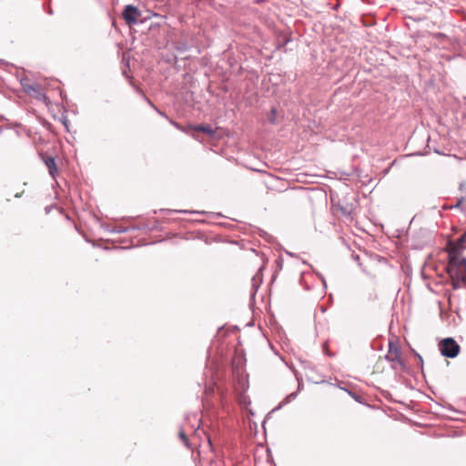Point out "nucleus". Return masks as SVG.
<instances>
[{
    "instance_id": "nucleus-1",
    "label": "nucleus",
    "mask_w": 466,
    "mask_h": 466,
    "mask_svg": "<svg viewBox=\"0 0 466 466\" xmlns=\"http://www.w3.org/2000/svg\"><path fill=\"white\" fill-rule=\"evenodd\" d=\"M461 249L458 246H451L448 250L449 264L447 271L453 280L454 288L460 286V282H466V258L461 256Z\"/></svg>"
},
{
    "instance_id": "nucleus-2",
    "label": "nucleus",
    "mask_w": 466,
    "mask_h": 466,
    "mask_svg": "<svg viewBox=\"0 0 466 466\" xmlns=\"http://www.w3.org/2000/svg\"><path fill=\"white\" fill-rule=\"evenodd\" d=\"M439 347L441 354L448 358L456 357L460 351V346L451 338L442 339L440 342Z\"/></svg>"
},
{
    "instance_id": "nucleus-3",
    "label": "nucleus",
    "mask_w": 466,
    "mask_h": 466,
    "mask_svg": "<svg viewBox=\"0 0 466 466\" xmlns=\"http://www.w3.org/2000/svg\"><path fill=\"white\" fill-rule=\"evenodd\" d=\"M122 15L128 25H134L137 24L141 13L135 5H128L125 7Z\"/></svg>"
},
{
    "instance_id": "nucleus-4",
    "label": "nucleus",
    "mask_w": 466,
    "mask_h": 466,
    "mask_svg": "<svg viewBox=\"0 0 466 466\" xmlns=\"http://www.w3.org/2000/svg\"><path fill=\"white\" fill-rule=\"evenodd\" d=\"M45 164L48 169L50 176L55 178L57 175V167L54 157H48L44 158Z\"/></svg>"
},
{
    "instance_id": "nucleus-5",
    "label": "nucleus",
    "mask_w": 466,
    "mask_h": 466,
    "mask_svg": "<svg viewBox=\"0 0 466 466\" xmlns=\"http://www.w3.org/2000/svg\"><path fill=\"white\" fill-rule=\"evenodd\" d=\"M451 246H458L460 249L466 248V232L455 243H450Z\"/></svg>"
},
{
    "instance_id": "nucleus-6",
    "label": "nucleus",
    "mask_w": 466,
    "mask_h": 466,
    "mask_svg": "<svg viewBox=\"0 0 466 466\" xmlns=\"http://www.w3.org/2000/svg\"><path fill=\"white\" fill-rule=\"evenodd\" d=\"M194 129L209 134V135L213 134L212 128L208 126L200 125V126L195 127Z\"/></svg>"
},
{
    "instance_id": "nucleus-7",
    "label": "nucleus",
    "mask_w": 466,
    "mask_h": 466,
    "mask_svg": "<svg viewBox=\"0 0 466 466\" xmlns=\"http://www.w3.org/2000/svg\"><path fill=\"white\" fill-rule=\"evenodd\" d=\"M179 438L181 439V441L184 442V444L188 447V440H187V435L185 434L184 431H179Z\"/></svg>"
},
{
    "instance_id": "nucleus-8",
    "label": "nucleus",
    "mask_w": 466,
    "mask_h": 466,
    "mask_svg": "<svg viewBox=\"0 0 466 466\" xmlns=\"http://www.w3.org/2000/svg\"><path fill=\"white\" fill-rule=\"evenodd\" d=\"M276 115H277V109L276 108H271L270 110V116H269V121L274 124L275 123V118H276Z\"/></svg>"
},
{
    "instance_id": "nucleus-9",
    "label": "nucleus",
    "mask_w": 466,
    "mask_h": 466,
    "mask_svg": "<svg viewBox=\"0 0 466 466\" xmlns=\"http://www.w3.org/2000/svg\"><path fill=\"white\" fill-rule=\"evenodd\" d=\"M170 123H171L175 127H177V129L182 130V131L184 130V128H183V127H182L178 123L174 122V121H172V120H170Z\"/></svg>"
},
{
    "instance_id": "nucleus-10",
    "label": "nucleus",
    "mask_w": 466,
    "mask_h": 466,
    "mask_svg": "<svg viewBox=\"0 0 466 466\" xmlns=\"http://www.w3.org/2000/svg\"><path fill=\"white\" fill-rule=\"evenodd\" d=\"M296 398V394L295 393H292L290 395L288 396V399H295Z\"/></svg>"
},
{
    "instance_id": "nucleus-11",
    "label": "nucleus",
    "mask_w": 466,
    "mask_h": 466,
    "mask_svg": "<svg viewBox=\"0 0 466 466\" xmlns=\"http://www.w3.org/2000/svg\"><path fill=\"white\" fill-rule=\"evenodd\" d=\"M388 358H390V356H388ZM396 359H398L397 355L395 357H392V356L390 357V360H392V361L395 360Z\"/></svg>"
},
{
    "instance_id": "nucleus-12",
    "label": "nucleus",
    "mask_w": 466,
    "mask_h": 466,
    "mask_svg": "<svg viewBox=\"0 0 466 466\" xmlns=\"http://www.w3.org/2000/svg\"><path fill=\"white\" fill-rule=\"evenodd\" d=\"M461 204V201H458L457 204L455 205V207H460Z\"/></svg>"
}]
</instances>
